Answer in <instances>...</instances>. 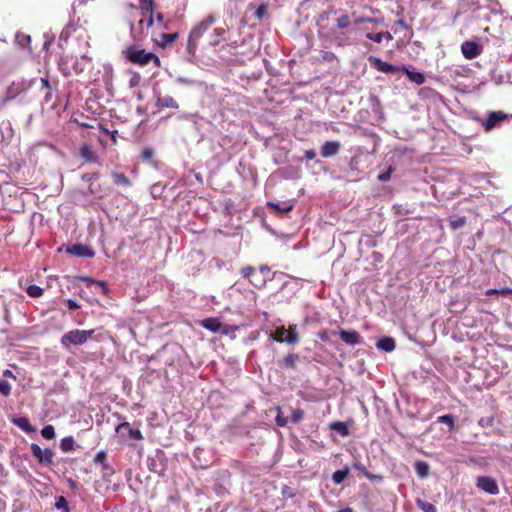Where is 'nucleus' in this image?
<instances>
[{
    "label": "nucleus",
    "mask_w": 512,
    "mask_h": 512,
    "mask_svg": "<svg viewBox=\"0 0 512 512\" xmlns=\"http://www.w3.org/2000/svg\"><path fill=\"white\" fill-rule=\"evenodd\" d=\"M368 61L372 68L385 74H397L399 72L405 73L409 80L417 85H421L425 82V75L418 71H411L407 67L397 66L383 61L381 58L376 56H369Z\"/></svg>",
    "instance_id": "nucleus-1"
},
{
    "label": "nucleus",
    "mask_w": 512,
    "mask_h": 512,
    "mask_svg": "<svg viewBox=\"0 0 512 512\" xmlns=\"http://www.w3.org/2000/svg\"><path fill=\"white\" fill-rule=\"evenodd\" d=\"M91 64V58L87 54L80 57L63 54L58 60V68L63 76H70L72 72L79 75Z\"/></svg>",
    "instance_id": "nucleus-2"
},
{
    "label": "nucleus",
    "mask_w": 512,
    "mask_h": 512,
    "mask_svg": "<svg viewBox=\"0 0 512 512\" xmlns=\"http://www.w3.org/2000/svg\"><path fill=\"white\" fill-rule=\"evenodd\" d=\"M123 54L128 61L139 66H146L151 61L154 62L156 67L161 66V61L156 54L152 52H146L145 49H140L136 46H130L126 48L123 51Z\"/></svg>",
    "instance_id": "nucleus-3"
},
{
    "label": "nucleus",
    "mask_w": 512,
    "mask_h": 512,
    "mask_svg": "<svg viewBox=\"0 0 512 512\" xmlns=\"http://www.w3.org/2000/svg\"><path fill=\"white\" fill-rule=\"evenodd\" d=\"M216 18L214 15L210 14L205 17L202 21H200L189 34L188 42H187V51L190 55H194L198 40L208 31V29L214 24Z\"/></svg>",
    "instance_id": "nucleus-4"
},
{
    "label": "nucleus",
    "mask_w": 512,
    "mask_h": 512,
    "mask_svg": "<svg viewBox=\"0 0 512 512\" xmlns=\"http://www.w3.org/2000/svg\"><path fill=\"white\" fill-rule=\"evenodd\" d=\"M95 330H79L74 329L66 332L61 337V344L65 348L70 346H79L87 342V340L94 334Z\"/></svg>",
    "instance_id": "nucleus-5"
},
{
    "label": "nucleus",
    "mask_w": 512,
    "mask_h": 512,
    "mask_svg": "<svg viewBox=\"0 0 512 512\" xmlns=\"http://www.w3.org/2000/svg\"><path fill=\"white\" fill-rule=\"evenodd\" d=\"M32 455L38 460L39 464L50 467L53 464L54 452L50 448L42 449L38 444L30 445Z\"/></svg>",
    "instance_id": "nucleus-6"
},
{
    "label": "nucleus",
    "mask_w": 512,
    "mask_h": 512,
    "mask_svg": "<svg viewBox=\"0 0 512 512\" xmlns=\"http://www.w3.org/2000/svg\"><path fill=\"white\" fill-rule=\"evenodd\" d=\"M509 117L508 114L502 111H490L487 118L482 123V128L485 132H490L499 127V125Z\"/></svg>",
    "instance_id": "nucleus-7"
},
{
    "label": "nucleus",
    "mask_w": 512,
    "mask_h": 512,
    "mask_svg": "<svg viewBox=\"0 0 512 512\" xmlns=\"http://www.w3.org/2000/svg\"><path fill=\"white\" fill-rule=\"evenodd\" d=\"M476 487L489 495H498L499 487L496 480L490 476H479L476 479Z\"/></svg>",
    "instance_id": "nucleus-8"
},
{
    "label": "nucleus",
    "mask_w": 512,
    "mask_h": 512,
    "mask_svg": "<svg viewBox=\"0 0 512 512\" xmlns=\"http://www.w3.org/2000/svg\"><path fill=\"white\" fill-rule=\"evenodd\" d=\"M275 340L280 343L296 344L299 341V335L295 328L281 327L275 331Z\"/></svg>",
    "instance_id": "nucleus-9"
},
{
    "label": "nucleus",
    "mask_w": 512,
    "mask_h": 512,
    "mask_svg": "<svg viewBox=\"0 0 512 512\" xmlns=\"http://www.w3.org/2000/svg\"><path fill=\"white\" fill-rule=\"evenodd\" d=\"M65 251L70 255L82 258H93L95 256L94 249L82 243L67 245Z\"/></svg>",
    "instance_id": "nucleus-10"
},
{
    "label": "nucleus",
    "mask_w": 512,
    "mask_h": 512,
    "mask_svg": "<svg viewBox=\"0 0 512 512\" xmlns=\"http://www.w3.org/2000/svg\"><path fill=\"white\" fill-rule=\"evenodd\" d=\"M483 47L476 41H465L461 44V52L465 59L472 60L481 55Z\"/></svg>",
    "instance_id": "nucleus-11"
},
{
    "label": "nucleus",
    "mask_w": 512,
    "mask_h": 512,
    "mask_svg": "<svg viewBox=\"0 0 512 512\" xmlns=\"http://www.w3.org/2000/svg\"><path fill=\"white\" fill-rule=\"evenodd\" d=\"M140 12L143 17L148 16L146 28H150L154 24V0H139Z\"/></svg>",
    "instance_id": "nucleus-12"
},
{
    "label": "nucleus",
    "mask_w": 512,
    "mask_h": 512,
    "mask_svg": "<svg viewBox=\"0 0 512 512\" xmlns=\"http://www.w3.org/2000/svg\"><path fill=\"white\" fill-rule=\"evenodd\" d=\"M341 144L339 141L331 140L323 143L320 149V154L324 158H329L337 155L340 151Z\"/></svg>",
    "instance_id": "nucleus-13"
},
{
    "label": "nucleus",
    "mask_w": 512,
    "mask_h": 512,
    "mask_svg": "<svg viewBox=\"0 0 512 512\" xmlns=\"http://www.w3.org/2000/svg\"><path fill=\"white\" fill-rule=\"evenodd\" d=\"M338 334L340 338L348 345L355 346L363 342L360 334L355 330L341 329L339 330Z\"/></svg>",
    "instance_id": "nucleus-14"
},
{
    "label": "nucleus",
    "mask_w": 512,
    "mask_h": 512,
    "mask_svg": "<svg viewBox=\"0 0 512 512\" xmlns=\"http://www.w3.org/2000/svg\"><path fill=\"white\" fill-rule=\"evenodd\" d=\"M332 42L337 47H344L353 44L351 32L346 30L335 33L332 38Z\"/></svg>",
    "instance_id": "nucleus-15"
},
{
    "label": "nucleus",
    "mask_w": 512,
    "mask_h": 512,
    "mask_svg": "<svg viewBox=\"0 0 512 512\" xmlns=\"http://www.w3.org/2000/svg\"><path fill=\"white\" fill-rule=\"evenodd\" d=\"M146 22L147 20L143 17L138 22V28H136L132 23L130 24V33L134 41L140 42L147 36V33L144 31V25H146Z\"/></svg>",
    "instance_id": "nucleus-16"
},
{
    "label": "nucleus",
    "mask_w": 512,
    "mask_h": 512,
    "mask_svg": "<svg viewBox=\"0 0 512 512\" xmlns=\"http://www.w3.org/2000/svg\"><path fill=\"white\" fill-rule=\"evenodd\" d=\"M11 422L20 428L22 431L30 434L35 432V427L30 423V420L26 416L13 417Z\"/></svg>",
    "instance_id": "nucleus-17"
},
{
    "label": "nucleus",
    "mask_w": 512,
    "mask_h": 512,
    "mask_svg": "<svg viewBox=\"0 0 512 512\" xmlns=\"http://www.w3.org/2000/svg\"><path fill=\"white\" fill-rule=\"evenodd\" d=\"M156 106L158 108H179V104L177 103V101L170 95L158 96L156 99Z\"/></svg>",
    "instance_id": "nucleus-18"
},
{
    "label": "nucleus",
    "mask_w": 512,
    "mask_h": 512,
    "mask_svg": "<svg viewBox=\"0 0 512 512\" xmlns=\"http://www.w3.org/2000/svg\"><path fill=\"white\" fill-rule=\"evenodd\" d=\"M267 205L272 208L278 215L282 216L290 211L293 210V204H291L289 201L282 202V203H276V202H268Z\"/></svg>",
    "instance_id": "nucleus-19"
},
{
    "label": "nucleus",
    "mask_w": 512,
    "mask_h": 512,
    "mask_svg": "<svg viewBox=\"0 0 512 512\" xmlns=\"http://www.w3.org/2000/svg\"><path fill=\"white\" fill-rule=\"evenodd\" d=\"M352 467L354 469H356L357 471L361 472L367 479H369L371 481H374V482H382L383 481V477L381 475H376V474L370 473L365 468V466L359 461L354 462L352 464Z\"/></svg>",
    "instance_id": "nucleus-20"
},
{
    "label": "nucleus",
    "mask_w": 512,
    "mask_h": 512,
    "mask_svg": "<svg viewBox=\"0 0 512 512\" xmlns=\"http://www.w3.org/2000/svg\"><path fill=\"white\" fill-rule=\"evenodd\" d=\"M414 470L420 479H426L430 474V466L423 460H418L414 463Z\"/></svg>",
    "instance_id": "nucleus-21"
},
{
    "label": "nucleus",
    "mask_w": 512,
    "mask_h": 512,
    "mask_svg": "<svg viewBox=\"0 0 512 512\" xmlns=\"http://www.w3.org/2000/svg\"><path fill=\"white\" fill-rule=\"evenodd\" d=\"M395 346H396L395 340L392 337H387V336L381 337L376 343V347L379 350H382L385 352L393 351L395 349Z\"/></svg>",
    "instance_id": "nucleus-22"
},
{
    "label": "nucleus",
    "mask_w": 512,
    "mask_h": 512,
    "mask_svg": "<svg viewBox=\"0 0 512 512\" xmlns=\"http://www.w3.org/2000/svg\"><path fill=\"white\" fill-rule=\"evenodd\" d=\"M80 156L87 162L98 163L99 158L97 154L87 145L84 144L79 149Z\"/></svg>",
    "instance_id": "nucleus-23"
},
{
    "label": "nucleus",
    "mask_w": 512,
    "mask_h": 512,
    "mask_svg": "<svg viewBox=\"0 0 512 512\" xmlns=\"http://www.w3.org/2000/svg\"><path fill=\"white\" fill-rule=\"evenodd\" d=\"M202 326L210 332H219L221 329V322L214 317L205 318L202 321Z\"/></svg>",
    "instance_id": "nucleus-24"
},
{
    "label": "nucleus",
    "mask_w": 512,
    "mask_h": 512,
    "mask_svg": "<svg viewBox=\"0 0 512 512\" xmlns=\"http://www.w3.org/2000/svg\"><path fill=\"white\" fill-rule=\"evenodd\" d=\"M79 446L76 444L74 438L72 436H67L61 439L60 441V449L67 453L76 450Z\"/></svg>",
    "instance_id": "nucleus-25"
},
{
    "label": "nucleus",
    "mask_w": 512,
    "mask_h": 512,
    "mask_svg": "<svg viewBox=\"0 0 512 512\" xmlns=\"http://www.w3.org/2000/svg\"><path fill=\"white\" fill-rule=\"evenodd\" d=\"M329 428L332 431L337 432L342 437H347L349 435V428L347 423L341 421H334L329 424Z\"/></svg>",
    "instance_id": "nucleus-26"
},
{
    "label": "nucleus",
    "mask_w": 512,
    "mask_h": 512,
    "mask_svg": "<svg viewBox=\"0 0 512 512\" xmlns=\"http://www.w3.org/2000/svg\"><path fill=\"white\" fill-rule=\"evenodd\" d=\"M336 28L340 31L349 30L351 18L347 13H343L335 19Z\"/></svg>",
    "instance_id": "nucleus-27"
},
{
    "label": "nucleus",
    "mask_w": 512,
    "mask_h": 512,
    "mask_svg": "<svg viewBox=\"0 0 512 512\" xmlns=\"http://www.w3.org/2000/svg\"><path fill=\"white\" fill-rule=\"evenodd\" d=\"M179 37L178 32L174 33H161L160 34V40L158 41V44L165 48L169 45H171L174 41H176Z\"/></svg>",
    "instance_id": "nucleus-28"
},
{
    "label": "nucleus",
    "mask_w": 512,
    "mask_h": 512,
    "mask_svg": "<svg viewBox=\"0 0 512 512\" xmlns=\"http://www.w3.org/2000/svg\"><path fill=\"white\" fill-rule=\"evenodd\" d=\"M350 469L348 466H344L342 469L336 470L332 474V481L334 484L339 485L344 482V480L348 477Z\"/></svg>",
    "instance_id": "nucleus-29"
},
{
    "label": "nucleus",
    "mask_w": 512,
    "mask_h": 512,
    "mask_svg": "<svg viewBox=\"0 0 512 512\" xmlns=\"http://www.w3.org/2000/svg\"><path fill=\"white\" fill-rule=\"evenodd\" d=\"M299 360L298 354H288L280 362V366L286 369H295L296 362Z\"/></svg>",
    "instance_id": "nucleus-30"
},
{
    "label": "nucleus",
    "mask_w": 512,
    "mask_h": 512,
    "mask_svg": "<svg viewBox=\"0 0 512 512\" xmlns=\"http://www.w3.org/2000/svg\"><path fill=\"white\" fill-rule=\"evenodd\" d=\"M226 31L223 28H215L210 35L209 44L211 46H217L222 40H224V35Z\"/></svg>",
    "instance_id": "nucleus-31"
},
{
    "label": "nucleus",
    "mask_w": 512,
    "mask_h": 512,
    "mask_svg": "<svg viewBox=\"0 0 512 512\" xmlns=\"http://www.w3.org/2000/svg\"><path fill=\"white\" fill-rule=\"evenodd\" d=\"M112 178H113L114 184H116L118 186H130L131 185L130 179L124 173L114 172V173H112Z\"/></svg>",
    "instance_id": "nucleus-32"
},
{
    "label": "nucleus",
    "mask_w": 512,
    "mask_h": 512,
    "mask_svg": "<svg viewBox=\"0 0 512 512\" xmlns=\"http://www.w3.org/2000/svg\"><path fill=\"white\" fill-rule=\"evenodd\" d=\"M26 293L28 294V296H30L31 298H38V297H41L44 293V290L43 288H41L40 286L38 285H35V284H32V285H29L26 289Z\"/></svg>",
    "instance_id": "nucleus-33"
},
{
    "label": "nucleus",
    "mask_w": 512,
    "mask_h": 512,
    "mask_svg": "<svg viewBox=\"0 0 512 512\" xmlns=\"http://www.w3.org/2000/svg\"><path fill=\"white\" fill-rule=\"evenodd\" d=\"M450 227L452 230H457L464 227L467 223L466 217H451L449 219Z\"/></svg>",
    "instance_id": "nucleus-34"
},
{
    "label": "nucleus",
    "mask_w": 512,
    "mask_h": 512,
    "mask_svg": "<svg viewBox=\"0 0 512 512\" xmlns=\"http://www.w3.org/2000/svg\"><path fill=\"white\" fill-rule=\"evenodd\" d=\"M158 463H157V460L155 459H152V458H148V467H149V470L154 472V473H158L159 475H163L164 473V466L162 464H160V468L158 467Z\"/></svg>",
    "instance_id": "nucleus-35"
},
{
    "label": "nucleus",
    "mask_w": 512,
    "mask_h": 512,
    "mask_svg": "<svg viewBox=\"0 0 512 512\" xmlns=\"http://www.w3.org/2000/svg\"><path fill=\"white\" fill-rule=\"evenodd\" d=\"M41 435L43 438L47 439V440H52L55 438V429L53 427V425H46L42 428L41 430Z\"/></svg>",
    "instance_id": "nucleus-36"
},
{
    "label": "nucleus",
    "mask_w": 512,
    "mask_h": 512,
    "mask_svg": "<svg viewBox=\"0 0 512 512\" xmlns=\"http://www.w3.org/2000/svg\"><path fill=\"white\" fill-rule=\"evenodd\" d=\"M81 279L84 280V281L89 282L90 284H93V285H96L98 287H101L104 294H107L109 292V288H108L106 282H104V281L94 280V279H92L90 277H87V276L81 277Z\"/></svg>",
    "instance_id": "nucleus-37"
},
{
    "label": "nucleus",
    "mask_w": 512,
    "mask_h": 512,
    "mask_svg": "<svg viewBox=\"0 0 512 512\" xmlns=\"http://www.w3.org/2000/svg\"><path fill=\"white\" fill-rule=\"evenodd\" d=\"M165 190V185L161 182L155 183L151 186L150 192L153 198L160 197Z\"/></svg>",
    "instance_id": "nucleus-38"
},
{
    "label": "nucleus",
    "mask_w": 512,
    "mask_h": 512,
    "mask_svg": "<svg viewBox=\"0 0 512 512\" xmlns=\"http://www.w3.org/2000/svg\"><path fill=\"white\" fill-rule=\"evenodd\" d=\"M438 422L449 426V430L452 431L455 427L454 417L450 414L442 415L438 417Z\"/></svg>",
    "instance_id": "nucleus-39"
},
{
    "label": "nucleus",
    "mask_w": 512,
    "mask_h": 512,
    "mask_svg": "<svg viewBox=\"0 0 512 512\" xmlns=\"http://www.w3.org/2000/svg\"><path fill=\"white\" fill-rule=\"evenodd\" d=\"M55 508L58 510H63V512H70L68 507V501L64 496H59L55 502Z\"/></svg>",
    "instance_id": "nucleus-40"
},
{
    "label": "nucleus",
    "mask_w": 512,
    "mask_h": 512,
    "mask_svg": "<svg viewBox=\"0 0 512 512\" xmlns=\"http://www.w3.org/2000/svg\"><path fill=\"white\" fill-rule=\"evenodd\" d=\"M417 505L423 512H437L436 507L430 502L417 500Z\"/></svg>",
    "instance_id": "nucleus-41"
},
{
    "label": "nucleus",
    "mask_w": 512,
    "mask_h": 512,
    "mask_svg": "<svg viewBox=\"0 0 512 512\" xmlns=\"http://www.w3.org/2000/svg\"><path fill=\"white\" fill-rule=\"evenodd\" d=\"M241 275L244 277V278H247V279H251L253 276H259V274H257L256 270L254 267L252 266H245L241 269L240 271Z\"/></svg>",
    "instance_id": "nucleus-42"
},
{
    "label": "nucleus",
    "mask_w": 512,
    "mask_h": 512,
    "mask_svg": "<svg viewBox=\"0 0 512 512\" xmlns=\"http://www.w3.org/2000/svg\"><path fill=\"white\" fill-rule=\"evenodd\" d=\"M250 283L253 284L257 288H261L265 285L267 281V277L265 275L261 276H253L250 280Z\"/></svg>",
    "instance_id": "nucleus-43"
},
{
    "label": "nucleus",
    "mask_w": 512,
    "mask_h": 512,
    "mask_svg": "<svg viewBox=\"0 0 512 512\" xmlns=\"http://www.w3.org/2000/svg\"><path fill=\"white\" fill-rule=\"evenodd\" d=\"M94 463L95 464H99V465H104L107 463V453L106 451L104 450H101L99 452L96 453L94 459H93Z\"/></svg>",
    "instance_id": "nucleus-44"
},
{
    "label": "nucleus",
    "mask_w": 512,
    "mask_h": 512,
    "mask_svg": "<svg viewBox=\"0 0 512 512\" xmlns=\"http://www.w3.org/2000/svg\"><path fill=\"white\" fill-rule=\"evenodd\" d=\"M11 385L9 382L0 379V394L8 397L11 394Z\"/></svg>",
    "instance_id": "nucleus-45"
},
{
    "label": "nucleus",
    "mask_w": 512,
    "mask_h": 512,
    "mask_svg": "<svg viewBox=\"0 0 512 512\" xmlns=\"http://www.w3.org/2000/svg\"><path fill=\"white\" fill-rule=\"evenodd\" d=\"M304 412L302 409L298 408L292 411L290 422L291 423H298L303 419Z\"/></svg>",
    "instance_id": "nucleus-46"
},
{
    "label": "nucleus",
    "mask_w": 512,
    "mask_h": 512,
    "mask_svg": "<svg viewBox=\"0 0 512 512\" xmlns=\"http://www.w3.org/2000/svg\"><path fill=\"white\" fill-rule=\"evenodd\" d=\"M493 424H494V417L493 416L482 417L478 421V425L481 428H488V427L493 426Z\"/></svg>",
    "instance_id": "nucleus-47"
},
{
    "label": "nucleus",
    "mask_w": 512,
    "mask_h": 512,
    "mask_svg": "<svg viewBox=\"0 0 512 512\" xmlns=\"http://www.w3.org/2000/svg\"><path fill=\"white\" fill-rule=\"evenodd\" d=\"M16 41L21 47H26L31 42V37L30 35L18 33L16 35Z\"/></svg>",
    "instance_id": "nucleus-48"
},
{
    "label": "nucleus",
    "mask_w": 512,
    "mask_h": 512,
    "mask_svg": "<svg viewBox=\"0 0 512 512\" xmlns=\"http://www.w3.org/2000/svg\"><path fill=\"white\" fill-rule=\"evenodd\" d=\"M266 13H267V4L266 3H262L255 10L254 17L256 19L260 20V19H262L265 16Z\"/></svg>",
    "instance_id": "nucleus-49"
},
{
    "label": "nucleus",
    "mask_w": 512,
    "mask_h": 512,
    "mask_svg": "<svg viewBox=\"0 0 512 512\" xmlns=\"http://www.w3.org/2000/svg\"><path fill=\"white\" fill-rule=\"evenodd\" d=\"M71 31H75V26L74 24L69 23L60 33V40L66 41L69 38Z\"/></svg>",
    "instance_id": "nucleus-50"
},
{
    "label": "nucleus",
    "mask_w": 512,
    "mask_h": 512,
    "mask_svg": "<svg viewBox=\"0 0 512 512\" xmlns=\"http://www.w3.org/2000/svg\"><path fill=\"white\" fill-rule=\"evenodd\" d=\"M393 170H394V169H393V167H392V166H389V168H388L386 171H384V172L380 173V174L377 176V179H378L380 182H386V181L390 180V178H391V173H392V171H393Z\"/></svg>",
    "instance_id": "nucleus-51"
},
{
    "label": "nucleus",
    "mask_w": 512,
    "mask_h": 512,
    "mask_svg": "<svg viewBox=\"0 0 512 512\" xmlns=\"http://www.w3.org/2000/svg\"><path fill=\"white\" fill-rule=\"evenodd\" d=\"M281 494L283 497L292 498L295 496L294 489L288 485H283L281 488Z\"/></svg>",
    "instance_id": "nucleus-52"
},
{
    "label": "nucleus",
    "mask_w": 512,
    "mask_h": 512,
    "mask_svg": "<svg viewBox=\"0 0 512 512\" xmlns=\"http://www.w3.org/2000/svg\"><path fill=\"white\" fill-rule=\"evenodd\" d=\"M376 22H377L376 18H372V17H368V16L357 17L354 20V23L356 25H360L362 23H376Z\"/></svg>",
    "instance_id": "nucleus-53"
},
{
    "label": "nucleus",
    "mask_w": 512,
    "mask_h": 512,
    "mask_svg": "<svg viewBox=\"0 0 512 512\" xmlns=\"http://www.w3.org/2000/svg\"><path fill=\"white\" fill-rule=\"evenodd\" d=\"M128 435L130 438L135 439V440H143V438H144L142 432L139 429H134V428H131L128 431Z\"/></svg>",
    "instance_id": "nucleus-54"
},
{
    "label": "nucleus",
    "mask_w": 512,
    "mask_h": 512,
    "mask_svg": "<svg viewBox=\"0 0 512 512\" xmlns=\"http://www.w3.org/2000/svg\"><path fill=\"white\" fill-rule=\"evenodd\" d=\"M366 38L371 41H374L376 43H381L383 41L382 32H378V33H370L369 32L366 34Z\"/></svg>",
    "instance_id": "nucleus-55"
},
{
    "label": "nucleus",
    "mask_w": 512,
    "mask_h": 512,
    "mask_svg": "<svg viewBox=\"0 0 512 512\" xmlns=\"http://www.w3.org/2000/svg\"><path fill=\"white\" fill-rule=\"evenodd\" d=\"M176 82L181 84V85H186V86H191V85L195 84V81L193 79H190V78H187V77H183V76H178L176 78Z\"/></svg>",
    "instance_id": "nucleus-56"
},
{
    "label": "nucleus",
    "mask_w": 512,
    "mask_h": 512,
    "mask_svg": "<svg viewBox=\"0 0 512 512\" xmlns=\"http://www.w3.org/2000/svg\"><path fill=\"white\" fill-rule=\"evenodd\" d=\"M82 180L85 182L92 183L94 180H97L99 178L98 173H85L82 175Z\"/></svg>",
    "instance_id": "nucleus-57"
},
{
    "label": "nucleus",
    "mask_w": 512,
    "mask_h": 512,
    "mask_svg": "<svg viewBox=\"0 0 512 512\" xmlns=\"http://www.w3.org/2000/svg\"><path fill=\"white\" fill-rule=\"evenodd\" d=\"M66 305H67V308L69 310H77L81 307V305L79 304V302L75 299H67L65 301Z\"/></svg>",
    "instance_id": "nucleus-58"
},
{
    "label": "nucleus",
    "mask_w": 512,
    "mask_h": 512,
    "mask_svg": "<svg viewBox=\"0 0 512 512\" xmlns=\"http://www.w3.org/2000/svg\"><path fill=\"white\" fill-rule=\"evenodd\" d=\"M154 156V151L153 149L151 148H145L142 150L141 152V157L144 159V160H150L152 159Z\"/></svg>",
    "instance_id": "nucleus-59"
},
{
    "label": "nucleus",
    "mask_w": 512,
    "mask_h": 512,
    "mask_svg": "<svg viewBox=\"0 0 512 512\" xmlns=\"http://www.w3.org/2000/svg\"><path fill=\"white\" fill-rule=\"evenodd\" d=\"M103 471V476H110L114 474V469L108 464V462L101 466Z\"/></svg>",
    "instance_id": "nucleus-60"
},
{
    "label": "nucleus",
    "mask_w": 512,
    "mask_h": 512,
    "mask_svg": "<svg viewBox=\"0 0 512 512\" xmlns=\"http://www.w3.org/2000/svg\"><path fill=\"white\" fill-rule=\"evenodd\" d=\"M270 268L266 265H262L260 266L259 268V272H257V274H260L261 276L265 275L267 277V280L271 279L270 278Z\"/></svg>",
    "instance_id": "nucleus-61"
},
{
    "label": "nucleus",
    "mask_w": 512,
    "mask_h": 512,
    "mask_svg": "<svg viewBox=\"0 0 512 512\" xmlns=\"http://www.w3.org/2000/svg\"><path fill=\"white\" fill-rule=\"evenodd\" d=\"M275 421H276V424L279 426V427H284L287 425L288 423V420L287 418H284L282 417L280 414H278L275 418Z\"/></svg>",
    "instance_id": "nucleus-62"
},
{
    "label": "nucleus",
    "mask_w": 512,
    "mask_h": 512,
    "mask_svg": "<svg viewBox=\"0 0 512 512\" xmlns=\"http://www.w3.org/2000/svg\"><path fill=\"white\" fill-rule=\"evenodd\" d=\"M316 151L314 149H309V150H306L305 153H304V158L306 160H313L316 158Z\"/></svg>",
    "instance_id": "nucleus-63"
},
{
    "label": "nucleus",
    "mask_w": 512,
    "mask_h": 512,
    "mask_svg": "<svg viewBox=\"0 0 512 512\" xmlns=\"http://www.w3.org/2000/svg\"><path fill=\"white\" fill-rule=\"evenodd\" d=\"M131 428H132V427H131L130 423H128V422H122V423H120L119 425H117V426H116L115 431L118 433V432H120L122 429H125V430H127V432H128Z\"/></svg>",
    "instance_id": "nucleus-64"
}]
</instances>
